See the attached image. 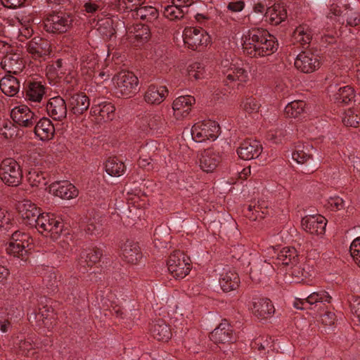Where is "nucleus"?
Segmentation results:
<instances>
[{"label":"nucleus","mask_w":360,"mask_h":360,"mask_svg":"<svg viewBox=\"0 0 360 360\" xmlns=\"http://www.w3.org/2000/svg\"><path fill=\"white\" fill-rule=\"evenodd\" d=\"M244 51L253 57L269 56L276 51V38L264 30L248 31L241 38Z\"/></svg>","instance_id":"nucleus-1"},{"label":"nucleus","mask_w":360,"mask_h":360,"mask_svg":"<svg viewBox=\"0 0 360 360\" xmlns=\"http://www.w3.org/2000/svg\"><path fill=\"white\" fill-rule=\"evenodd\" d=\"M192 139L197 143L214 141L219 136V124L213 120H204L195 123L190 129Z\"/></svg>","instance_id":"nucleus-2"},{"label":"nucleus","mask_w":360,"mask_h":360,"mask_svg":"<svg viewBox=\"0 0 360 360\" xmlns=\"http://www.w3.org/2000/svg\"><path fill=\"white\" fill-rule=\"evenodd\" d=\"M34 227L45 237L57 240L60 238L64 226L54 214L43 212Z\"/></svg>","instance_id":"nucleus-3"},{"label":"nucleus","mask_w":360,"mask_h":360,"mask_svg":"<svg viewBox=\"0 0 360 360\" xmlns=\"http://www.w3.org/2000/svg\"><path fill=\"white\" fill-rule=\"evenodd\" d=\"M221 68L227 80L230 82H238L240 84H243L249 80L248 72L245 70L244 63L238 58L231 59V60L228 59L222 60Z\"/></svg>","instance_id":"nucleus-4"},{"label":"nucleus","mask_w":360,"mask_h":360,"mask_svg":"<svg viewBox=\"0 0 360 360\" xmlns=\"http://www.w3.org/2000/svg\"><path fill=\"white\" fill-rule=\"evenodd\" d=\"M116 93L122 96H131L138 86V78L131 72L122 71L112 79Z\"/></svg>","instance_id":"nucleus-5"},{"label":"nucleus","mask_w":360,"mask_h":360,"mask_svg":"<svg viewBox=\"0 0 360 360\" xmlns=\"http://www.w3.org/2000/svg\"><path fill=\"white\" fill-rule=\"evenodd\" d=\"M0 179L11 186H18L22 179V172L18 163L12 158L4 160L0 165Z\"/></svg>","instance_id":"nucleus-6"},{"label":"nucleus","mask_w":360,"mask_h":360,"mask_svg":"<svg viewBox=\"0 0 360 360\" xmlns=\"http://www.w3.org/2000/svg\"><path fill=\"white\" fill-rule=\"evenodd\" d=\"M182 37L184 44L192 50L203 49L211 42L208 33L201 28H186Z\"/></svg>","instance_id":"nucleus-7"},{"label":"nucleus","mask_w":360,"mask_h":360,"mask_svg":"<svg viewBox=\"0 0 360 360\" xmlns=\"http://www.w3.org/2000/svg\"><path fill=\"white\" fill-rule=\"evenodd\" d=\"M72 20L69 15L56 13L48 15L44 20V30L53 34L68 32L72 25Z\"/></svg>","instance_id":"nucleus-8"},{"label":"nucleus","mask_w":360,"mask_h":360,"mask_svg":"<svg viewBox=\"0 0 360 360\" xmlns=\"http://www.w3.org/2000/svg\"><path fill=\"white\" fill-rule=\"evenodd\" d=\"M331 21H335L339 25L344 24L345 21L349 25H356L359 18L352 9L345 5L333 4L330 6L327 16Z\"/></svg>","instance_id":"nucleus-9"},{"label":"nucleus","mask_w":360,"mask_h":360,"mask_svg":"<svg viewBox=\"0 0 360 360\" xmlns=\"http://www.w3.org/2000/svg\"><path fill=\"white\" fill-rule=\"evenodd\" d=\"M30 239L27 235L18 231H15L12 234L11 241L6 248L7 252L14 257L25 259L27 253V248L30 245Z\"/></svg>","instance_id":"nucleus-10"},{"label":"nucleus","mask_w":360,"mask_h":360,"mask_svg":"<svg viewBox=\"0 0 360 360\" xmlns=\"http://www.w3.org/2000/svg\"><path fill=\"white\" fill-rule=\"evenodd\" d=\"M329 97L338 104L347 105L354 101V90L350 86H340L336 84H330L328 88Z\"/></svg>","instance_id":"nucleus-11"},{"label":"nucleus","mask_w":360,"mask_h":360,"mask_svg":"<svg viewBox=\"0 0 360 360\" xmlns=\"http://www.w3.org/2000/svg\"><path fill=\"white\" fill-rule=\"evenodd\" d=\"M17 209L25 224L34 226L41 214L40 209L29 200H23L18 203Z\"/></svg>","instance_id":"nucleus-12"},{"label":"nucleus","mask_w":360,"mask_h":360,"mask_svg":"<svg viewBox=\"0 0 360 360\" xmlns=\"http://www.w3.org/2000/svg\"><path fill=\"white\" fill-rule=\"evenodd\" d=\"M221 155L212 150H205L197 155L196 163L202 171L213 172L221 162Z\"/></svg>","instance_id":"nucleus-13"},{"label":"nucleus","mask_w":360,"mask_h":360,"mask_svg":"<svg viewBox=\"0 0 360 360\" xmlns=\"http://www.w3.org/2000/svg\"><path fill=\"white\" fill-rule=\"evenodd\" d=\"M48 191L53 195L63 200H70L78 195V190L68 181H55L50 184Z\"/></svg>","instance_id":"nucleus-14"},{"label":"nucleus","mask_w":360,"mask_h":360,"mask_svg":"<svg viewBox=\"0 0 360 360\" xmlns=\"http://www.w3.org/2000/svg\"><path fill=\"white\" fill-rule=\"evenodd\" d=\"M326 224V219L320 214L307 215L302 219V229L313 235L323 236Z\"/></svg>","instance_id":"nucleus-15"},{"label":"nucleus","mask_w":360,"mask_h":360,"mask_svg":"<svg viewBox=\"0 0 360 360\" xmlns=\"http://www.w3.org/2000/svg\"><path fill=\"white\" fill-rule=\"evenodd\" d=\"M295 66L304 73H311L319 68L320 62L318 56L314 53L310 51H304L295 58Z\"/></svg>","instance_id":"nucleus-16"},{"label":"nucleus","mask_w":360,"mask_h":360,"mask_svg":"<svg viewBox=\"0 0 360 360\" xmlns=\"http://www.w3.org/2000/svg\"><path fill=\"white\" fill-rule=\"evenodd\" d=\"M11 116L15 122L24 127L33 126L37 120V116L25 105L13 108Z\"/></svg>","instance_id":"nucleus-17"},{"label":"nucleus","mask_w":360,"mask_h":360,"mask_svg":"<svg viewBox=\"0 0 360 360\" xmlns=\"http://www.w3.org/2000/svg\"><path fill=\"white\" fill-rule=\"evenodd\" d=\"M250 310L259 320H265L271 317L275 309L272 302L266 298H256L252 301Z\"/></svg>","instance_id":"nucleus-18"},{"label":"nucleus","mask_w":360,"mask_h":360,"mask_svg":"<svg viewBox=\"0 0 360 360\" xmlns=\"http://www.w3.org/2000/svg\"><path fill=\"white\" fill-rule=\"evenodd\" d=\"M314 275V266L308 264H296L291 267L290 276L291 281L297 283L309 284Z\"/></svg>","instance_id":"nucleus-19"},{"label":"nucleus","mask_w":360,"mask_h":360,"mask_svg":"<svg viewBox=\"0 0 360 360\" xmlns=\"http://www.w3.org/2000/svg\"><path fill=\"white\" fill-rule=\"evenodd\" d=\"M0 66L9 74L17 75L24 68V62L19 53L7 52L1 58Z\"/></svg>","instance_id":"nucleus-20"},{"label":"nucleus","mask_w":360,"mask_h":360,"mask_svg":"<svg viewBox=\"0 0 360 360\" xmlns=\"http://www.w3.org/2000/svg\"><path fill=\"white\" fill-rule=\"evenodd\" d=\"M121 255L127 263L136 264L142 258L139 244L134 240H127L120 246Z\"/></svg>","instance_id":"nucleus-21"},{"label":"nucleus","mask_w":360,"mask_h":360,"mask_svg":"<svg viewBox=\"0 0 360 360\" xmlns=\"http://www.w3.org/2000/svg\"><path fill=\"white\" fill-rule=\"evenodd\" d=\"M262 147L255 140H246L241 143L237 149V154L240 158L244 160H250L259 157L261 154Z\"/></svg>","instance_id":"nucleus-22"},{"label":"nucleus","mask_w":360,"mask_h":360,"mask_svg":"<svg viewBox=\"0 0 360 360\" xmlns=\"http://www.w3.org/2000/svg\"><path fill=\"white\" fill-rule=\"evenodd\" d=\"M210 339L217 344H226L234 341L235 338L231 326L224 321L211 333Z\"/></svg>","instance_id":"nucleus-23"},{"label":"nucleus","mask_w":360,"mask_h":360,"mask_svg":"<svg viewBox=\"0 0 360 360\" xmlns=\"http://www.w3.org/2000/svg\"><path fill=\"white\" fill-rule=\"evenodd\" d=\"M50 43L42 38L34 37L27 45L28 53L34 59H39L50 53Z\"/></svg>","instance_id":"nucleus-24"},{"label":"nucleus","mask_w":360,"mask_h":360,"mask_svg":"<svg viewBox=\"0 0 360 360\" xmlns=\"http://www.w3.org/2000/svg\"><path fill=\"white\" fill-rule=\"evenodd\" d=\"M115 106L110 102L94 103L91 108V114L101 122H108L115 117Z\"/></svg>","instance_id":"nucleus-25"},{"label":"nucleus","mask_w":360,"mask_h":360,"mask_svg":"<svg viewBox=\"0 0 360 360\" xmlns=\"http://www.w3.org/2000/svg\"><path fill=\"white\" fill-rule=\"evenodd\" d=\"M46 110L48 114L56 120H62L67 115L66 103L60 96L50 98L46 105Z\"/></svg>","instance_id":"nucleus-26"},{"label":"nucleus","mask_w":360,"mask_h":360,"mask_svg":"<svg viewBox=\"0 0 360 360\" xmlns=\"http://www.w3.org/2000/svg\"><path fill=\"white\" fill-rule=\"evenodd\" d=\"M165 127L164 120L159 115H150L142 118L140 129L146 133H161Z\"/></svg>","instance_id":"nucleus-27"},{"label":"nucleus","mask_w":360,"mask_h":360,"mask_svg":"<svg viewBox=\"0 0 360 360\" xmlns=\"http://www.w3.org/2000/svg\"><path fill=\"white\" fill-rule=\"evenodd\" d=\"M168 95V90L164 86L150 85L147 89L144 100L146 103L158 105L163 102Z\"/></svg>","instance_id":"nucleus-28"},{"label":"nucleus","mask_w":360,"mask_h":360,"mask_svg":"<svg viewBox=\"0 0 360 360\" xmlns=\"http://www.w3.org/2000/svg\"><path fill=\"white\" fill-rule=\"evenodd\" d=\"M219 282L224 291L229 292L236 290L239 286L240 278L234 271L224 269L220 274Z\"/></svg>","instance_id":"nucleus-29"},{"label":"nucleus","mask_w":360,"mask_h":360,"mask_svg":"<svg viewBox=\"0 0 360 360\" xmlns=\"http://www.w3.org/2000/svg\"><path fill=\"white\" fill-rule=\"evenodd\" d=\"M55 128L48 118L41 119L34 127L35 135L41 141H49L54 136Z\"/></svg>","instance_id":"nucleus-30"},{"label":"nucleus","mask_w":360,"mask_h":360,"mask_svg":"<svg viewBox=\"0 0 360 360\" xmlns=\"http://www.w3.org/2000/svg\"><path fill=\"white\" fill-rule=\"evenodd\" d=\"M151 335L158 341L166 342L170 339L172 332L168 325L161 319L152 323L150 327Z\"/></svg>","instance_id":"nucleus-31"},{"label":"nucleus","mask_w":360,"mask_h":360,"mask_svg":"<svg viewBox=\"0 0 360 360\" xmlns=\"http://www.w3.org/2000/svg\"><path fill=\"white\" fill-rule=\"evenodd\" d=\"M102 256L100 249L94 248L84 250L81 252L78 262L83 267L92 266L99 262Z\"/></svg>","instance_id":"nucleus-32"},{"label":"nucleus","mask_w":360,"mask_h":360,"mask_svg":"<svg viewBox=\"0 0 360 360\" xmlns=\"http://www.w3.org/2000/svg\"><path fill=\"white\" fill-rule=\"evenodd\" d=\"M315 150L310 144H299L295 147L292 153V158L298 164H304L312 159Z\"/></svg>","instance_id":"nucleus-33"},{"label":"nucleus","mask_w":360,"mask_h":360,"mask_svg":"<svg viewBox=\"0 0 360 360\" xmlns=\"http://www.w3.org/2000/svg\"><path fill=\"white\" fill-rule=\"evenodd\" d=\"M90 101L83 94H77L71 96L70 106L72 112L75 115L83 114L89 107Z\"/></svg>","instance_id":"nucleus-34"},{"label":"nucleus","mask_w":360,"mask_h":360,"mask_svg":"<svg viewBox=\"0 0 360 360\" xmlns=\"http://www.w3.org/2000/svg\"><path fill=\"white\" fill-rule=\"evenodd\" d=\"M0 89L6 96H14L20 90V82L15 77L8 75L0 80Z\"/></svg>","instance_id":"nucleus-35"},{"label":"nucleus","mask_w":360,"mask_h":360,"mask_svg":"<svg viewBox=\"0 0 360 360\" xmlns=\"http://www.w3.org/2000/svg\"><path fill=\"white\" fill-rule=\"evenodd\" d=\"M266 17L271 24L278 25L286 18L287 12L283 5L277 4L267 9Z\"/></svg>","instance_id":"nucleus-36"},{"label":"nucleus","mask_w":360,"mask_h":360,"mask_svg":"<svg viewBox=\"0 0 360 360\" xmlns=\"http://www.w3.org/2000/svg\"><path fill=\"white\" fill-rule=\"evenodd\" d=\"M106 173L114 177H118L124 174L126 167L124 162L116 158H110L105 162Z\"/></svg>","instance_id":"nucleus-37"},{"label":"nucleus","mask_w":360,"mask_h":360,"mask_svg":"<svg viewBox=\"0 0 360 360\" xmlns=\"http://www.w3.org/2000/svg\"><path fill=\"white\" fill-rule=\"evenodd\" d=\"M278 260L281 264L292 266L297 264L298 255L297 250L292 247H284L278 255Z\"/></svg>","instance_id":"nucleus-38"},{"label":"nucleus","mask_w":360,"mask_h":360,"mask_svg":"<svg viewBox=\"0 0 360 360\" xmlns=\"http://www.w3.org/2000/svg\"><path fill=\"white\" fill-rule=\"evenodd\" d=\"M273 269L272 266L266 259L262 264H254L251 268L250 278L255 282L261 281L266 274Z\"/></svg>","instance_id":"nucleus-39"},{"label":"nucleus","mask_w":360,"mask_h":360,"mask_svg":"<svg viewBox=\"0 0 360 360\" xmlns=\"http://www.w3.org/2000/svg\"><path fill=\"white\" fill-rule=\"evenodd\" d=\"M306 104L302 101H293L288 103L284 113L290 118H299L305 112Z\"/></svg>","instance_id":"nucleus-40"},{"label":"nucleus","mask_w":360,"mask_h":360,"mask_svg":"<svg viewBox=\"0 0 360 360\" xmlns=\"http://www.w3.org/2000/svg\"><path fill=\"white\" fill-rule=\"evenodd\" d=\"M205 72V67L202 63L191 62L186 65L184 74L190 80H198L204 78Z\"/></svg>","instance_id":"nucleus-41"},{"label":"nucleus","mask_w":360,"mask_h":360,"mask_svg":"<svg viewBox=\"0 0 360 360\" xmlns=\"http://www.w3.org/2000/svg\"><path fill=\"white\" fill-rule=\"evenodd\" d=\"M44 93V87L41 83L31 82L27 90L26 98L32 102H40Z\"/></svg>","instance_id":"nucleus-42"},{"label":"nucleus","mask_w":360,"mask_h":360,"mask_svg":"<svg viewBox=\"0 0 360 360\" xmlns=\"http://www.w3.org/2000/svg\"><path fill=\"white\" fill-rule=\"evenodd\" d=\"M343 124L349 127L357 128L360 126V110L349 108L342 117Z\"/></svg>","instance_id":"nucleus-43"},{"label":"nucleus","mask_w":360,"mask_h":360,"mask_svg":"<svg viewBox=\"0 0 360 360\" xmlns=\"http://www.w3.org/2000/svg\"><path fill=\"white\" fill-rule=\"evenodd\" d=\"M180 252L175 250L172 253L167 261V268L171 275L178 278L179 277Z\"/></svg>","instance_id":"nucleus-44"},{"label":"nucleus","mask_w":360,"mask_h":360,"mask_svg":"<svg viewBox=\"0 0 360 360\" xmlns=\"http://www.w3.org/2000/svg\"><path fill=\"white\" fill-rule=\"evenodd\" d=\"M136 15L143 20L152 22L158 18V11L153 6H142L136 10Z\"/></svg>","instance_id":"nucleus-45"},{"label":"nucleus","mask_w":360,"mask_h":360,"mask_svg":"<svg viewBox=\"0 0 360 360\" xmlns=\"http://www.w3.org/2000/svg\"><path fill=\"white\" fill-rule=\"evenodd\" d=\"M293 38L297 42L308 44L311 38L309 27L305 25L297 27L293 33Z\"/></svg>","instance_id":"nucleus-46"},{"label":"nucleus","mask_w":360,"mask_h":360,"mask_svg":"<svg viewBox=\"0 0 360 360\" xmlns=\"http://www.w3.org/2000/svg\"><path fill=\"white\" fill-rule=\"evenodd\" d=\"M331 297L328 292L320 290L311 293L306 299L305 302L309 304H314L318 302H330Z\"/></svg>","instance_id":"nucleus-47"},{"label":"nucleus","mask_w":360,"mask_h":360,"mask_svg":"<svg viewBox=\"0 0 360 360\" xmlns=\"http://www.w3.org/2000/svg\"><path fill=\"white\" fill-rule=\"evenodd\" d=\"M27 181L32 187H39L46 184L44 174L40 171L32 170L27 174Z\"/></svg>","instance_id":"nucleus-48"},{"label":"nucleus","mask_w":360,"mask_h":360,"mask_svg":"<svg viewBox=\"0 0 360 360\" xmlns=\"http://www.w3.org/2000/svg\"><path fill=\"white\" fill-rule=\"evenodd\" d=\"M15 349L18 354L30 356L33 354V346L29 340H18L15 342Z\"/></svg>","instance_id":"nucleus-49"},{"label":"nucleus","mask_w":360,"mask_h":360,"mask_svg":"<svg viewBox=\"0 0 360 360\" xmlns=\"http://www.w3.org/2000/svg\"><path fill=\"white\" fill-rule=\"evenodd\" d=\"M98 65L96 58L91 55L83 60L81 64V68L84 73L91 75L94 72L96 67Z\"/></svg>","instance_id":"nucleus-50"},{"label":"nucleus","mask_w":360,"mask_h":360,"mask_svg":"<svg viewBox=\"0 0 360 360\" xmlns=\"http://www.w3.org/2000/svg\"><path fill=\"white\" fill-rule=\"evenodd\" d=\"M195 103L193 96L190 95L181 96V117H187Z\"/></svg>","instance_id":"nucleus-51"},{"label":"nucleus","mask_w":360,"mask_h":360,"mask_svg":"<svg viewBox=\"0 0 360 360\" xmlns=\"http://www.w3.org/2000/svg\"><path fill=\"white\" fill-rule=\"evenodd\" d=\"M263 207L262 205H250L248 207L249 213L247 214L248 217L252 220H257L259 218H263L264 214H270L267 211L266 213L262 210Z\"/></svg>","instance_id":"nucleus-52"},{"label":"nucleus","mask_w":360,"mask_h":360,"mask_svg":"<svg viewBox=\"0 0 360 360\" xmlns=\"http://www.w3.org/2000/svg\"><path fill=\"white\" fill-rule=\"evenodd\" d=\"M325 205L333 211L341 210L344 208V200L338 195L330 196L326 199Z\"/></svg>","instance_id":"nucleus-53"},{"label":"nucleus","mask_w":360,"mask_h":360,"mask_svg":"<svg viewBox=\"0 0 360 360\" xmlns=\"http://www.w3.org/2000/svg\"><path fill=\"white\" fill-rule=\"evenodd\" d=\"M163 14L166 18L171 21L177 20L180 15V8L173 2L172 4L165 8Z\"/></svg>","instance_id":"nucleus-54"},{"label":"nucleus","mask_w":360,"mask_h":360,"mask_svg":"<svg viewBox=\"0 0 360 360\" xmlns=\"http://www.w3.org/2000/svg\"><path fill=\"white\" fill-rule=\"evenodd\" d=\"M350 254L355 263L360 267V237L354 239L351 243Z\"/></svg>","instance_id":"nucleus-55"},{"label":"nucleus","mask_w":360,"mask_h":360,"mask_svg":"<svg viewBox=\"0 0 360 360\" xmlns=\"http://www.w3.org/2000/svg\"><path fill=\"white\" fill-rule=\"evenodd\" d=\"M145 0H119L118 6L123 10H136L137 6H140Z\"/></svg>","instance_id":"nucleus-56"},{"label":"nucleus","mask_w":360,"mask_h":360,"mask_svg":"<svg viewBox=\"0 0 360 360\" xmlns=\"http://www.w3.org/2000/svg\"><path fill=\"white\" fill-rule=\"evenodd\" d=\"M20 27L18 28V37H20V40L27 39L32 35L33 30L30 23H22L20 22Z\"/></svg>","instance_id":"nucleus-57"},{"label":"nucleus","mask_w":360,"mask_h":360,"mask_svg":"<svg viewBox=\"0 0 360 360\" xmlns=\"http://www.w3.org/2000/svg\"><path fill=\"white\" fill-rule=\"evenodd\" d=\"M14 220L10 217V215L6 216V212L0 208V227H3L6 230L11 228Z\"/></svg>","instance_id":"nucleus-58"},{"label":"nucleus","mask_w":360,"mask_h":360,"mask_svg":"<svg viewBox=\"0 0 360 360\" xmlns=\"http://www.w3.org/2000/svg\"><path fill=\"white\" fill-rule=\"evenodd\" d=\"M150 37V30L148 27L146 25H140L138 26V28L136 31L135 37L141 41H146L149 39Z\"/></svg>","instance_id":"nucleus-59"},{"label":"nucleus","mask_w":360,"mask_h":360,"mask_svg":"<svg viewBox=\"0 0 360 360\" xmlns=\"http://www.w3.org/2000/svg\"><path fill=\"white\" fill-rule=\"evenodd\" d=\"M84 9L88 13H94L101 10V6L97 1L88 0L84 4Z\"/></svg>","instance_id":"nucleus-60"},{"label":"nucleus","mask_w":360,"mask_h":360,"mask_svg":"<svg viewBox=\"0 0 360 360\" xmlns=\"http://www.w3.org/2000/svg\"><path fill=\"white\" fill-rule=\"evenodd\" d=\"M85 231L91 235L99 234L102 231V226L99 222L90 221L87 224Z\"/></svg>","instance_id":"nucleus-61"},{"label":"nucleus","mask_w":360,"mask_h":360,"mask_svg":"<svg viewBox=\"0 0 360 360\" xmlns=\"http://www.w3.org/2000/svg\"><path fill=\"white\" fill-rule=\"evenodd\" d=\"M259 108L258 102L254 98H248L243 103V108L249 112L257 111Z\"/></svg>","instance_id":"nucleus-62"},{"label":"nucleus","mask_w":360,"mask_h":360,"mask_svg":"<svg viewBox=\"0 0 360 360\" xmlns=\"http://www.w3.org/2000/svg\"><path fill=\"white\" fill-rule=\"evenodd\" d=\"M350 308L352 313L357 317L360 321V299L354 298L350 302Z\"/></svg>","instance_id":"nucleus-63"},{"label":"nucleus","mask_w":360,"mask_h":360,"mask_svg":"<svg viewBox=\"0 0 360 360\" xmlns=\"http://www.w3.org/2000/svg\"><path fill=\"white\" fill-rule=\"evenodd\" d=\"M350 308L352 313L357 317L360 321V299L354 298L350 302Z\"/></svg>","instance_id":"nucleus-64"}]
</instances>
